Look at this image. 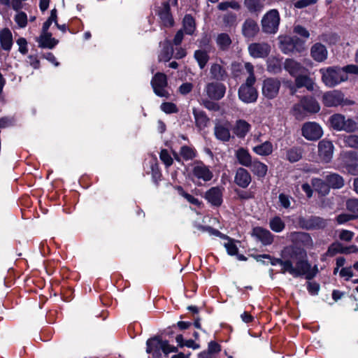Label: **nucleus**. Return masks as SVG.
<instances>
[{"mask_svg":"<svg viewBox=\"0 0 358 358\" xmlns=\"http://www.w3.org/2000/svg\"><path fill=\"white\" fill-rule=\"evenodd\" d=\"M217 8L220 10H226L228 8H231L238 10L241 8V5L236 1L221 2L217 5Z\"/></svg>","mask_w":358,"mask_h":358,"instance_id":"51","label":"nucleus"},{"mask_svg":"<svg viewBox=\"0 0 358 358\" xmlns=\"http://www.w3.org/2000/svg\"><path fill=\"white\" fill-rule=\"evenodd\" d=\"M252 236L255 237L263 245H271L273 241V235L266 229L256 227L252 229Z\"/></svg>","mask_w":358,"mask_h":358,"instance_id":"17","label":"nucleus"},{"mask_svg":"<svg viewBox=\"0 0 358 358\" xmlns=\"http://www.w3.org/2000/svg\"><path fill=\"white\" fill-rule=\"evenodd\" d=\"M302 136L308 141H317L323 135L321 126L315 122H308L301 128Z\"/></svg>","mask_w":358,"mask_h":358,"instance_id":"9","label":"nucleus"},{"mask_svg":"<svg viewBox=\"0 0 358 358\" xmlns=\"http://www.w3.org/2000/svg\"><path fill=\"white\" fill-rule=\"evenodd\" d=\"M210 73L211 77L216 80H224L227 73L222 61L213 63L210 66Z\"/></svg>","mask_w":358,"mask_h":358,"instance_id":"22","label":"nucleus"},{"mask_svg":"<svg viewBox=\"0 0 358 358\" xmlns=\"http://www.w3.org/2000/svg\"><path fill=\"white\" fill-rule=\"evenodd\" d=\"M344 158L345 159V167L346 168L348 173L354 176L358 175V164L357 163L356 160H354L350 163L348 162V159H352L353 153H346L344 155Z\"/></svg>","mask_w":358,"mask_h":358,"instance_id":"37","label":"nucleus"},{"mask_svg":"<svg viewBox=\"0 0 358 358\" xmlns=\"http://www.w3.org/2000/svg\"><path fill=\"white\" fill-rule=\"evenodd\" d=\"M294 32L304 38H308L310 36L309 31L301 25H296L294 27Z\"/></svg>","mask_w":358,"mask_h":358,"instance_id":"59","label":"nucleus"},{"mask_svg":"<svg viewBox=\"0 0 358 358\" xmlns=\"http://www.w3.org/2000/svg\"><path fill=\"white\" fill-rule=\"evenodd\" d=\"M202 104L206 109H208L209 110L219 111L220 110V105L216 102L212 101L211 99L210 100H208V99L203 100Z\"/></svg>","mask_w":358,"mask_h":358,"instance_id":"57","label":"nucleus"},{"mask_svg":"<svg viewBox=\"0 0 358 358\" xmlns=\"http://www.w3.org/2000/svg\"><path fill=\"white\" fill-rule=\"evenodd\" d=\"M223 27L227 29H231L236 27L238 24L237 15L235 13H227L222 17Z\"/></svg>","mask_w":358,"mask_h":358,"instance_id":"38","label":"nucleus"},{"mask_svg":"<svg viewBox=\"0 0 358 358\" xmlns=\"http://www.w3.org/2000/svg\"><path fill=\"white\" fill-rule=\"evenodd\" d=\"M328 185L334 189L341 188L344 185L343 178L337 173H331L326 177Z\"/></svg>","mask_w":358,"mask_h":358,"instance_id":"36","label":"nucleus"},{"mask_svg":"<svg viewBox=\"0 0 358 358\" xmlns=\"http://www.w3.org/2000/svg\"><path fill=\"white\" fill-rule=\"evenodd\" d=\"M292 114L297 120H303L306 116V111L303 108L301 101L294 105L292 108Z\"/></svg>","mask_w":358,"mask_h":358,"instance_id":"52","label":"nucleus"},{"mask_svg":"<svg viewBox=\"0 0 358 358\" xmlns=\"http://www.w3.org/2000/svg\"><path fill=\"white\" fill-rule=\"evenodd\" d=\"M280 24L279 13L275 9L268 11L262 20V30L267 34H275Z\"/></svg>","mask_w":358,"mask_h":358,"instance_id":"8","label":"nucleus"},{"mask_svg":"<svg viewBox=\"0 0 358 358\" xmlns=\"http://www.w3.org/2000/svg\"><path fill=\"white\" fill-rule=\"evenodd\" d=\"M355 218V216L347 214V213H343L337 216L336 221L338 224H344L350 220H352Z\"/></svg>","mask_w":358,"mask_h":358,"instance_id":"62","label":"nucleus"},{"mask_svg":"<svg viewBox=\"0 0 358 358\" xmlns=\"http://www.w3.org/2000/svg\"><path fill=\"white\" fill-rule=\"evenodd\" d=\"M344 143L348 147L358 149V136L350 135L345 136Z\"/></svg>","mask_w":358,"mask_h":358,"instance_id":"53","label":"nucleus"},{"mask_svg":"<svg viewBox=\"0 0 358 358\" xmlns=\"http://www.w3.org/2000/svg\"><path fill=\"white\" fill-rule=\"evenodd\" d=\"M354 237V233L349 230L343 229L339 234L341 240L350 241Z\"/></svg>","mask_w":358,"mask_h":358,"instance_id":"63","label":"nucleus"},{"mask_svg":"<svg viewBox=\"0 0 358 358\" xmlns=\"http://www.w3.org/2000/svg\"><path fill=\"white\" fill-rule=\"evenodd\" d=\"M280 85V81L278 78H266L263 82L262 94L268 99H274L279 92Z\"/></svg>","mask_w":358,"mask_h":358,"instance_id":"12","label":"nucleus"},{"mask_svg":"<svg viewBox=\"0 0 358 358\" xmlns=\"http://www.w3.org/2000/svg\"><path fill=\"white\" fill-rule=\"evenodd\" d=\"M295 83L298 88L305 87L309 91H313L315 85L313 80L305 73L297 76L295 79Z\"/></svg>","mask_w":358,"mask_h":358,"instance_id":"32","label":"nucleus"},{"mask_svg":"<svg viewBox=\"0 0 358 358\" xmlns=\"http://www.w3.org/2000/svg\"><path fill=\"white\" fill-rule=\"evenodd\" d=\"M266 0H245L244 4L250 13H259L264 7Z\"/></svg>","mask_w":358,"mask_h":358,"instance_id":"35","label":"nucleus"},{"mask_svg":"<svg viewBox=\"0 0 358 358\" xmlns=\"http://www.w3.org/2000/svg\"><path fill=\"white\" fill-rule=\"evenodd\" d=\"M273 144L270 141H265L252 148V151L260 156L270 155L273 152Z\"/></svg>","mask_w":358,"mask_h":358,"instance_id":"34","label":"nucleus"},{"mask_svg":"<svg viewBox=\"0 0 358 358\" xmlns=\"http://www.w3.org/2000/svg\"><path fill=\"white\" fill-rule=\"evenodd\" d=\"M0 43L2 48L5 50H10L13 45L11 31L5 28L0 32Z\"/></svg>","mask_w":358,"mask_h":358,"instance_id":"30","label":"nucleus"},{"mask_svg":"<svg viewBox=\"0 0 358 358\" xmlns=\"http://www.w3.org/2000/svg\"><path fill=\"white\" fill-rule=\"evenodd\" d=\"M160 108L162 110L168 114L175 113L178 112V108L176 104L171 102L163 103L161 105Z\"/></svg>","mask_w":358,"mask_h":358,"instance_id":"55","label":"nucleus"},{"mask_svg":"<svg viewBox=\"0 0 358 358\" xmlns=\"http://www.w3.org/2000/svg\"><path fill=\"white\" fill-rule=\"evenodd\" d=\"M177 351H178L177 347L170 345L167 341L162 340V352L166 355H167L171 352H176Z\"/></svg>","mask_w":358,"mask_h":358,"instance_id":"58","label":"nucleus"},{"mask_svg":"<svg viewBox=\"0 0 358 358\" xmlns=\"http://www.w3.org/2000/svg\"><path fill=\"white\" fill-rule=\"evenodd\" d=\"M234 181L239 187L245 188L251 182V176L246 169L238 168L235 175Z\"/></svg>","mask_w":358,"mask_h":358,"instance_id":"24","label":"nucleus"},{"mask_svg":"<svg viewBox=\"0 0 358 358\" xmlns=\"http://www.w3.org/2000/svg\"><path fill=\"white\" fill-rule=\"evenodd\" d=\"M331 126L337 131L354 132L358 131V123L351 118L346 119L343 115L337 113L329 119Z\"/></svg>","mask_w":358,"mask_h":358,"instance_id":"4","label":"nucleus"},{"mask_svg":"<svg viewBox=\"0 0 358 358\" xmlns=\"http://www.w3.org/2000/svg\"><path fill=\"white\" fill-rule=\"evenodd\" d=\"M158 15L161 22L164 27H172L173 19L170 12V6L168 2H164L158 9Z\"/></svg>","mask_w":358,"mask_h":358,"instance_id":"20","label":"nucleus"},{"mask_svg":"<svg viewBox=\"0 0 358 358\" xmlns=\"http://www.w3.org/2000/svg\"><path fill=\"white\" fill-rule=\"evenodd\" d=\"M324 106L327 107H336L338 106H352L355 101L345 98L344 94L340 90L327 92L322 97Z\"/></svg>","mask_w":358,"mask_h":358,"instance_id":"6","label":"nucleus"},{"mask_svg":"<svg viewBox=\"0 0 358 358\" xmlns=\"http://www.w3.org/2000/svg\"><path fill=\"white\" fill-rule=\"evenodd\" d=\"M270 229L276 233L282 231L285 228V222L279 216H275L269 220Z\"/></svg>","mask_w":358,"mask_h":358,"instance_id":"39","label":"nucleus"},{"mask_svg":"<svg viewBox=\"0 0 358 358\" xmlns=\"http://www.w3.org/2000/svg\"><path fill=\"white\" fill-rule=\"evenodd\" d=\"M194 56L200 69H203L209 59L208 52L205 50H198L194 52Z\"/></svg>","mask_w":358,"mask_h":358,"instance_id":"42","label":"nucleus"},{"mask_svg":"<svg viewBox=\"0 0 358 358\" xmlns=\"http://www.w3.org/2000/svg\"><path fill=\"white\" fill-rule=\"evenodd\" d=\"M250 124L243 120H238L234 127V132L238 138H244L250 130Z\"/></svg>","mask_w":358,"mask_h":358,"instance_id":"28","label":"nucleus"},{"mask_svg":"<svg viewBox=\"0 0 358 358\" xmlns=\"http://www.w3.org/2000/svg\"><path fill=\"white\" fill-rule=\"evenodd\" d=\"M312 185L315 189L322 194H327L329 191V186L326 185L321 179H313Z\"/></svg>","mask_w":358,"mask_h":358,"instance_id":"46","label":"nucleus"},{"mask_svg":"<svg viewBox=\"0 0 358 358\" xmlns=\"http://www.w3.org/2000/svg\"><path fill=\"white\" fill-rule=\"evenodd\" d=\"M319 72L322 82L327 87H334L348 80V76L338 66L322 68Z\"/></svg>","mask_w":358,"mask_h":358,"instance_id":"2","label":"nucleus"},{"mask_svg":"<svg viewBox=\"0 0 358 358\" xmlns=\"http://www.w3.org/2000/svg\"><path fill=\"white\" fill-rule=\"evenodd\" d=\"M183 29L187 34H192L196 29L194 19L189 15H186L183 19Z\"/></svg>","mask_w":358,"mask_h":358,"instance_id":"44","label":"nucleus"},{"mask_svg":"<svg viewBox=\"0 0 358 358\" xmlns=\"http://www.w3.org/2000/svg\"><path fill=\"white\" fill-rule=\"evenodd\" d=\"M310 56L315 61L322 62L327 59V49L323 44L316 43L310 48Z\"/></svg>","mask_w":358,"mask_h":358,"instance_id":"21","label":"nucleus"},{"mask_svg":"<svg viewBox=\"0 0 358 358\" xmlns=\"http://www.w3.org/2000/svg\"><path fill=\"white\" fill-rule=\"evenodd\" d=\"M204 92L211 100L219 101L224 96L226 87L219 82H211L206 85Z\"/></svg>","mask_w":358,"mask_h":358,"instance_id":"10","label":"nucleus"},{"mask_svg":"<svg viewBox=\"0 0 358 358\" xmlns=\"http://www.w3.org/2000/svg\"><path fill=\"white\" fill-rule=\"evenodd\" d=\"M159 157L166 166L169 167L172 165L173 159L166 150L164 149L161 151Z\"/></svg>","mask_w":358,"mask_h":358,"instance_id":"56","label":"nucleus"},{"mask_svg":"<svg viewBox=\"0 0 358 358\" xmlns=\"http://www.w3.org/2000/svg\"><path fill=\"white\" fill-rule=\"evenodd\" d=\"M301 223L303 227L308 230L323 229L327 224V222L320 217H311L308 219L303 220Z\"/></svg>","mask_w":358,"mask_h":358,"instance_id":"25","label":"nucleus"},{"mask_svg":"<svg viewBox=\"0 0 358 358\" xmlns=\"http://www.w3.org/2000/svg\"><path fill=\"white\" fill-rule=\"evenodd\" d=\"M146 352L152 354L153 358H162V340L157 337L148 339L146 342Z\"/></svg>","mask_w":358,"mask_h":358,"instance_id":"19","label":"nucleus"},{"mask_svg":"<svg viewBox=\"0 0 358 358\" xmlns=\"http://www.w3.org/2000/svg\"><path fill=\"white\" fill-rule=\"evenodd\" d=\"M193 115L195 120L196 125L200 129L207 127L209 122V118L203 110H198L195 108H193Z\"/></svg>","mask_w":358,"mask_h":358,"instance_id":"29","label":"nucleus"},{"mask_svg":"<svg viewBox=\"0 0 358 358\" xmlns=\"http://www.w3.org/2000/svg\"><path fill=\"white\" fill-rule=\"evenodd\" d=\"M214 134L219 141H229L231 138L229 122L228 121L217 120L214 127Z\"/></svg>","mask_w":358,"mask_h":358,"instance_id":"14","label":"nucleus"},{"mask_svg":"<svg viewBox=\"0 0 358 358\" xmlns=\"http://www.w3.org/2000/svg\"><path fill=\"white\" fill-rule=\"evenodd\" d=\"M278 199H279V202L280 203V205L285 208H288L290 207V205H291V201H290V199H291V197L288 195H286L285 194H280L279 196H278Z\"/></svg>","mask_w":358,"mask_h":358,"instance_id":"60","label":"nucleus"},{"mask_svg":"<svg viewBox=\"0 0 358 358\" xmlns=\"http://www.w3.org/2000/svg\"><path fill=\"white\" fill-rule=\"evenodd\" d=\"M224 190L222 187H213L205 192L204 198L212 206H220L223 201Z\"/></svg>","mask_w":358,"mask_h":358,"instance_id":"16","label":"nucleus"},{"mask_svg":"<svg viewBox=\"0 0 358 358\" xmlns=\"http://www.w3.org/2000/svg\"><path fill=\"white\" fill-rule=\"evenodd\" d=\"M151 85L155 93L157 96L166 98L169 97L170 94L166 90L167 80L165 74L162 73H156L151 81Z\"/></svg>","mask_w":358,"mask_h":358,"instance_id":"11","label":"nucleus"},{"mask_svg":"<svg viewBox=\"0 0 358 358\" xmlns=\"http://www.w3.org/2000/svg\"><path fill=\"white\" fill-rule=\"evenodd\" d=\"M173 54V48L169 45H166L160 54L159 55V59L160 61L167 62L169 61Z\"/></svg>","mask_w":358,"mask_h":358,"instance_id":"50","label":"nucleus"},{"mask_svg":"<svg viewBox=\"0 0 358 358\" xmlns=\"http://www.w3.org/2000/svg\"><path fill=\"white\" fill-rule=\"evenodd\" d=\"M284 68L292 76L295 78L307 72V69L304 66L292 59H287L285 61Z\"/></svg>","mask_w":358,"mask_h":358,"instance_id":"18","label":"nucleus"},{"mask_svg":"<svg viewBox=\"0 0 358 358\" xmlns=\"http://www.w3.org/2000/svg\"><path fill=\"white\" fill-rule=\"evenodd\" d=\"M259 31L257 23L252 20L247 19L242 25V34L248 38H254Z\"/></svg>","mask_w":358,"mask_h":358,"instance_id":"23","label":"nucleus"},{"mask_svg":"<svg viewBox=\"0 0 358 358\" xmlns=\"http://www.w3.org/2000/svg\"><path fill=\"white\" fill-rule=\"evenodd\" d=\"M180 155L183 158V159L188 161L196 157V152L194 148L184 145L180 148Z\"/></svg>","mask_w":358,"mask_h":358,"instance_id":"45","label":"nucleus"},{"mask_svg":"<svg viewBox=\"0 0 358 358\" xmlns=\"http://www.w3.org/2000/svg\"><path fill=\"white\" fill-rule=\"evenodd\" d=\"M221 350L220 345L215 341H210L208 343L206 352L200 354L201 358H212L214 354L218 353Z\"/></svg>","mask_w":358,"mask_h":358,"instance_id":"40","label":"nucleus"},{"mask_svg":"<svg viewBox=\"0 0 358 358\" xmlns=\"http://www.w3.org/2000/svg\"><path fill=\"white\" fill-rule=\"evenodd\" d=\"M256 79L247 78L244 84L241 85L238 90L239 99L245 103H254L258 97V92L253 86Z\"/></svg>","mask_w":358,"mask_h":358,"instance_id":"7","label":"nucleus"},{"mask_svg":"<svg viewBox=\"0 0 358 358\" xmlns=\"http://www.w3.org/2000/svg\"><path fill=\"white\" fill-rule=\"evenodd\" d=\"M288 255L290 259L282 260L278 259L277 263L282 266V273L288 272L293 277L297 278L306 275L307 278H313L317 272V266H315L311 270V266L306 259V252L304 250L294 247L286 248L283 256Z\"/></svg>","mask_w":358,"mask_h":358,"instance_id":"1","label":"nucleus"},{"mask_svg":"<svg viewBox=\"0 0 358 358\" xmlns=\"http://www.w3.org/2000/svg\"><path fill=\"white\" fill-rule=\"evenodd\" d=\"M216 43L221 50H224L229 48L231 43V39L227 34L222 33L217 35Z\"/></svg>","mask_w":358,"mask_h":358,"instance_id":"41","label":"nucleus"},{"mask_svg":"<svg viewBox=\"0 0 358 358\" xmlns=\"http://www.w3.org/2000/svg\"><path fill=\"white\" fill-rule=\"evenodd\" d=\"M213 177V171L202 162H194L191 165L189 178L194 184L201 185L203 182H208Z\"/></svg>","mask_w":358,"mask_h":358,"instance_id":"3","label":"nucleus"},{"mask_svg":"<svg viewBox=\"0 0 358 358\" xmlns=\"http://www.w3.org/2000/svg\"><path fill=\"white\" fill-rule=\"evenodd\" d=\"M270 51L271 47L266 43H253L248 46L249 54L253 58H264Z\"/></svg>","mask_w":358,"mask_h":358,"instance_id":"15","label":"nucleus"},{"mask_svg":"<svg viewBox=\"0 0 358 358\" xmlns=\"http://www.w3.org/2000/svg\"><path fill=\"white\" fill-rule=\"evenodd\" d=\"M343 245L339 242H335L328 248L326 255L333 257L336 254H343Z\"/></svg>","mask_w":358,"mask_h":358,"instance_id":"47","label":"nucleus"},{"mask_svg":"<svg viewBox=\"0 0 358 358\" xmlns=\"http://www.w3.org/2000/svg\"><path fill=\"white\" fill-rule=\"evenodd\" d=\"M302 157L301 151L299 148H293L287 152V159L290 162H298Z\"/></svg>","mask_w":358,"mask_h":358,"instance_id":"49","label":"nucleus"},{"mask_svg":"<svg viewBox=\"0 0 358 358\" xmlns=\"http://www.w3.org/2000/svg\"><path fill=\"white\" fill-rule=\"evenodd\" d=\"M339 275L341 278H345V280H348L353 276V271L352 267H344L339 271Z\"/></svg>","mask_w":358,"mask_h":358,"instance_id":"61","label":"nucleus"},{"mask_svg":"<svg viewBox=\"0 0 358 358\" xmlns=\"http://www.w3.org/2000/svg\"><path fill=\"white\" fill-rule=\"evenodd\" d=\"M235 156L238 163L244 166L249 167L252 162L250 154L243 148H238L235 152Z\"/></svg>","mask_w":358,"mask_h":358,"instance_id":"27","label":"nucleus"},{"mask_svg":"<svg viewBox=\"0 0 358 358\" xmlns=\"http://www.w3.org/2000/svg\"><path fill=\"white\" fill-rule=\"evenodd\" d=\"M280 49L285 54L301 52L305 50L304 41L296 36H279Z\"/></svg>","mask_w":358,"mask_h":358,"instance_id":"5","label":"nucleus"},{"mask_svg":"<svg viewBox=\"0 0 358 358\" xmlns=\"http://www.w3.org/2000/svg\"><path fill=\"white\" fill-rule=\"evenodd\" d=\"M39 45L42 48L52 49L58 43V41L52 37V34L49 32H42L39 40Z\"/></svg>","mask_w":358,"mask_h":358,"instance_id":"31","label":"nucleus"},{"mask_svg":"<svg viewBox=\"0 0 358 358\" xmlns=\"http://www.w3.org/2000/svg\"><path fill=\"white\" fill-rule=\"evenodd\" d=\"M15 21L21 28L26 27L27 24V16L25 13L20 12L15 16Z\"/></svg>","mask_w":358,"mask_h":358,"instance_id":"54","label":"nucleus"},{"mask_svg":"<svg viewBox=\"0 0 358 358\" xmlns=\"http://www.w3.org/2000/svg\"><path fill=\"white\" fill-rule=\"evenodd\" d=\"M224 239H227V242L224 243V245L229 255H238V247L236 246L234 240L229 238L227 236H223Z\"/></svg>","mask_w":358,"mask_h":358,"instance_id":"48","label":"nucleus"},{"mask_svg":"<svg viewBox=\"0 0 358 358\" xmlns=\"http://www.w3.org/2000/svg\"><path fill=\"white\" fill-rule=\"evenodd\" d=\"M249 167L252 172L259 178H264L266 175L268 171L267 166L257 159L252 161Z\"/></svg>","mask_w":358,"mask_h":358,"instance_id":"33","label":"nucleus"},{"mask_svg":"<svg viewBox=\"0 0 358 358\" xmlns=\"http://www.w3.org/2000/svg\"><path fill=\"white\" fill-rule=\"evenodd\" d=\"M347 208L350 211L358 214V199H350L347 202Z\"/></svg>","mask_w":358,"mask_h":358,"instance_id":"64","label":"nucleus"},{"mask_svg":"<svg viewBox=\"0 0 358 358\" xmlns=\"http://www.w3.org/2000/svg\"><path fill=\"white\" fill-rule=\"evenodd\" d=\"M318 157L323 163H329L333 157L334 146L331 141L323 139L318 143Z\"/></svg>","mask_w":358,"mask_h":358,"instance_id":"13","label":"nucleus"},{"mask_svg":"<svg viewBox=\"0 0 358 358\" xmlns=\"http://www.w3.org/2000/svg\"><path fill=\"white\" fill-rule=\"evenodd\" d=\"M267 70L271 73H278L281 71V61L277 57H270L267 61Z\"/></svg>","mask_w":358,"mask_h":358,"instance_id":"43","label":"nucleus"},{"mask_svg":"<svg viewBox=\"0 0 358 358\" xmlns=\"http://www.w3.org/2000/svg\"><path fill=\"white\" fill-rule=\"evenodd\" d=\"M303 108L307 113H317L320 110L319 103L313 97L304 96L301 99Z\"/></svg>","mask_w":358,"mask_h":358,"instance_id":"26","label":"nucleus"}]
</instances>
